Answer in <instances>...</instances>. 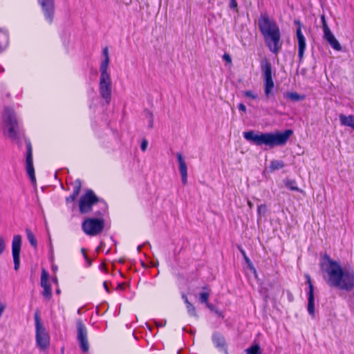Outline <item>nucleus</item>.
Segmentation results:
<instances>
[{"mask_svg": "<svg viewBox=\"0 0 354 354\" xmlns=\"http://www.w3.org/2000/svg\"><path fill=\"white\" fill-rule=\"evenodd\" d=\"M236 6H237V3L236 2V0H231L230 7L232 8H236Z\"/></svg>", "mask_w": 354, "mask_h": 354, "instance_id": "obj_42", "label": "nucleus"}, {"mask_svg": "<svg viewBox=\"0 0 354 354\" xmlns=\"http://www.w3.org/2000/svg\"><path fill=\"white\" fill-rule=\"evenodd\" d=\"M35 324H36V329L37 328L38 326H42V325L41 324L40 321H39V315L37 314L35 315Z\"/></svg>", "mask_w": 354, "mask_h": 354, "instance_id": "obj_38", "label": "nucleus"}, {"mask_svg": "<svg viewBox=\"0 0 354 354\" xmlns=\"http://www.w3.org/2000/svg\"><path fill=\"white\" fill-rule=\"evenodd\" d=\"M205 305H206L207 308H209L210 310H212L213 312L216 309V308L212 304H209V302L207 303Z\"/></svg>", "mask_w": 354, "mask_h": 354, "instance_id": "obj_40", "label": "nucleus"}, {"mask_svg": "<svg viewBox=\"0 0 354 354\" xmlns=\"http://www.w3.org/2000/svg\"><path fill=\"white\" fill-rule=\"evenodd\" d=\"M21 246V237L20 235H15L12 241V253L15 264V270H17L20 266V251Z\"/></svg>", "mask_w": 354, "mask_h": 354, "instance_id": "obj_10", "label": "nucleus"}, {"mask_svg": "<svg viewBox=\"0 0 354 354\" xmlns=\"http://www.w3.org/2000/svg\"><path fill=\"white\" fill-rule=\"evenodd\" d=\"M292 133L293 131L290 129H287L283 132L259 133L250 131L244 132L243 136L247 140L251 141L257 145H266L269 148H273L276 146H284Z\"/></svg>", "mask_w": 354, "mask_h": 354, "instance_id": "obj_2", "label": "nucleus"}, {"mask_svg": "<svg viewBox=\"0 0 354 354\" xmlns=\"http://www.w3.org/2000/svg\"><path fill=\"white\" fill-rule=\"evenodd\" d=\"M177 160L178 162L179 171L181 176V180L183 185H186L187 183V167L186 162L180 153L176 154Z\"/></svg>", "mask_w": 354, "mask_h": 354, "instance_id": "obj_16", "label": "nucleus"}, {"mask_svg": "<svg viewBox=\"0 0 354 354\" xmlns=\"http://www.w3.org/2000/svg\"><path fill=\"white\" fill-rule=\"evenodd\" d=\"M158 262L154 263H151V266H153V267H156V266H158Z\"/></svg>", "mask_w": 354, "mask_h": 354, "instance_id": "obj_48", "label": "nucleus"}, {"mask_svg": "<svg viewBox=\"0 0 354 354\" xmlns=\"http://www.w3.org/2000/svg\"><path fill=\"white\" fill-rule=\"evenodd\" d=\"M213 342L215 344L216 346L221 348V350H223L225 353H227V351L225 348V343L223 337L218 335V334H214L213 335Z\"/></svg>", "mask_w": 354, "mask_h": 354, "instance_id": "obj_22", "label": "nucleus"}, {"mask_svg": "<svg viewBox=\"0 0 354 354\" xmlns=\"http://www.w3.org/2000/svg\"><path fill=\"white\" fill-rule=\"evenodd\" d=\"M48 277L49 274L48 272L45 269H42L41 276V286L44 289L42 295L47 300L50 299L52 297L51 286L48 281Z\"/></svg>", "mask_w": 354, "mask_h": 354, "instance_id": "obj_14", "label": "nucleus"}, {"mask_svg": "<svg viewBox=\"0 0 354 354\" xmlns=\"http://www.w3.org/2000/svg\"><path fill=\"white\" fill-rule=\"evenodd\" d=\"M258 24L269 49L274 53H277L281 46L278 26L267 15H261Z\"/></svg>", "mask_w": 354, "mask_h": 354, "instance_id": "obj_3", "label": "nucleus"}, {"mask_svg": "<svg viewBox=\"0 0 354 354\" xmlns=\"http://www.w3.org/2000/svg\"><path fill=\"white\" fill-rule=\"evenodd\" d=\"M156 325L158 326V327H162V326H164L166 324V321L165 320L164 323H161V322H156Z\"/></svg>", "mask_w": 354, "mask_h": 354, "instance_id": "obj_43", "label": "nucleus"}, {"mask_svg": "<svg viewBox=\"0 0 354 354\" xmlns=\"http://www.w3.org/2000/svg\"><path fill=\"white\" fill-rule=\"evenodd\" d=\"M3 131L6 136L12 140H17L19 133V122L13 109L6 107L2 115Z\"/></svg>", "mask_w": 354, "mask_h": 354, "instance_id": "obj_5", "label": "nucleus"}, {"mask_svg": "<svg viewBox=\"0 0 354 354\" xmlns=\"http://www.w3.org/2000/svg\"><path fill=\"white\" fill-rule=\"evenodd\" d=\"M53 270H57V267L53 266Z\"/></svg>", "mask_w": 354, "mask_h": 354, "instance_id": "obj_50", "label": "nucleus"}, {"mask_svg": "<svg viewBox=\"0 0 354 354\" xmlns=\"http://www.w3.org/2000/svg\"><path fill=\"white\" fill-rule=\"evenodd\" d=\"M53 281H54V282H55V283H57V279H56V278H55V279H53Z\"/></svg>", "mask_w": 354, "mask_h": 354, "instance_id": "obj_51", "label": "nucleus"}, {"mask_svg": "<svg viewBox=\"0 0 354 354\" xmlns=\"http://www.w3.org/2000/svg\"><path fill=\"white\" fill-rule=\"evenodd\" d=\"M261 68L263 77L265 95L267 98H269L274 86L272 77L271 64L268 60L264 59L261 62Z\"/></svg>", "mask_w": 354, "mask_h": 354, "instance_id": "obj_7", "label": "nucleus"}, {"mask_svg": "<svg viewBox=\"0 0 354 354\" xmlns=\"http://www.w3.org/2000/svg\"><path fill=\"white\" fill-rule=\"evenodd\" d=\"M104 288L106 289V290L107 292H109V288H108V286H107V283H106V282H104Z\"/></svg>", "mask_w": 354, "mask_h": 354, "instance_id": "obj_46", "label": "nucleus"}, {"mask_svg": "<svg viewBox=\"0 0 354 354\" xmlns=\"http://www.w3.org/2000/svg\"><path fill=\"white\" fill-rule=\"evenodd\" d=\"M6 248V240L2 236H0V255H1L3 252L5 251Z\"/></svg>", "mask_w": 354, "mask_h": 354, "instance_id": "obj_32", "label": "nucleus"}, {"mask_svg": "<svg viewBox=\"0 0 354 354\" xmlns=\"http://www.w3.org/2000/svg\"><path fill=\"white\" fill-rule=\"evenodd\" d=\"M26 232L27 238H28L30 243L33 247H35V248L37 247V239L35 237V236L32 234V232L30 230H28V229H26Z\"/></svg>", "mask_w": 354, "mask_h": 354, "instance_id": "obj_29", "label": "nucleus"}, {"mask_svg": "<svg viewBox=\"0 0 354 354\" xmlns=\"http://www.w3.org/2000/svg\"><path fill=\"white\" fill-rule=\"evenodd\" d=\"M182 297L187 305L188 313L192 316L197 317L198 315L196 313L195 307L194 305L189 301L187 297L185 295H183Z\"/></svg>", "mask_w": 354, "mask_h": 354, "instance_id": "obj_26", "label": "nucleus"}, {"mask_svg": "<svg viewBox=\"0 0 354 354\" xmlns=\"http://www.w3.org/2000/svg\"><path fill=\"white\" fill-rule=\"evenodd\" d=\"M285 185L289 188L290 190L292 191H297L299 192H303V190L300 189L296 185V182L293 180H287L285 182Z\"/></svg>", "mask_w": 354, "mask_h": 354, "instance_id": "obj_27", "label": "nucleus"}, {"mask_svg": "<svg viewBox=\"0 0 354 354\" xmlns=\"http://www.w3.org/2000/svg\"><path fill=\"white\" fill-rule=\"evenodd\" d=\"M26 171L30 180L33 185L36 183V178L35 175V169L33 167L32 156V147L30 144L27 147V156L26 160Z\"/></svg>", "mask_w": 354, "mask_h": 354, "instance_id": "obj_13", "label": "nucleus"}, {"mask_svg": "<svg viewBox=\"0 0 354 354\" xmlns=\"http://www.w3.org/2000/svg\"><path fill=\"white\" fill-rule=\"evenodd\" d=\"M98 202V198L94 192L88 189L83 195L81 196L79 200V209L82 214H86L92 210L93 205Z\"/></svg>", "mask_w": 354, "mask_h": 354, "instance_id": "obj_8", "label": "nucleus"}, {"mask_svg": "<svg viewBox=\"0 0 354 354\" xmlns=\"http://www.w3.org/2000/svg\"><path fill=\"white\" fill-rule=\"evenodd\" d=\"M8 45V32L2 29H0V53L6 48Z\"/></svg>", "mask_w": 354, "mask_h": 354, "instance_id": "obj_20", "label": "nucleus"}, {"mask_svg": "<svg viewBox=\"0 0 354 354\" xmlns=\"http://www.w3.org/2000/svg\"><path fill=\"white\" fill-rule=\"evenodd\" d=\"M216 315H217L218 317H222L223 318L224 317V315H223V313L220 311L219 310H218L217 308H216L214 311Z\"/></svg>", "mask_w": 354, "mask_h": 354, "instance_id": "obj_39", "label": "nucleus"}, {"mask_svg": "<svg viewBox=\"0 0 354 354\" xmlns=\"http://www.w3.org/2000/svg\"><path fill=\"white\" fill-rule=\"evenodd\" d=\"M339 118H340L342 124L346 125V126H349L351 127H354V119L351 115L346 116L344 115H340Z\"/></svg>", "mask_w": 354, "mask_h": 354, "instance_id": "obj_25", "label": "nucleus"}, {"mask_svg": "<svg viewBox=\"0 0 354 354\" xmlns=\"http://www.w3.org/2000/svg\"><path fill=\"white\" fill-rule=\"evenodd\" d=\"M74 188L73 191V194L67 197L66 201V203L73 202L75 201L76 198L80 194V189H81V182L80 180H76L74 183Z\"/></svg>", "mask_w": 354, "mask_h": 354, "instance_id": "obj_19", "label": "nucleus"}, {"mask_svg": "<svg viewBox=\"0 0 354 354\" xmlns=\"http://www.w3.org/2000/svg\"><path fill=\"white\" fill-rule=\"evenodd\" d=\"M322 26L324 32V39L330 45V46L335 50L339 51L342 46L335 35L330 31L328 26L327 25L324 15H322Z\"/></svg>", "mask_w": 354, "mask_h": 354, "instance_id": "obj_9", "label": "nucleus"}, {"mask_svg": "<svg viewBox=\"0 0 354 354\" xmlns=\"http://www.w3.org/2000/svg\"><path fill=\"white\" fill-rule=\"evenodd\" d=\"M36 340L37 346L45 349L49 346V336L43 326H39L36 329Z\"/></svg>", "mask_w": 354, "mask_h": 354, "instance_id": "obj_12", "label": "nucleus"}, {"mask_svg": "<svg viewBox=\"0 0 354 354\" xmlns=\"http://www.w3.org/2000/svg\"><path fill=\"white\" fill-rule=\"evenodd\" d=\"M102 59L100 64V81L99 92L102 98H103L108 104L111 100L112 81L111 73L109 71L110 64V57L109 48L104 47L102 50Z\"/></svg>", "mask_w": 354, "mask_h": 354, "instance_id": "obj_4", "label": "nucleus"}, {"mask_svg": "<svg viewBox=\"0 0 354 354\" xmlns=\"http://www.w3.org/2000/svg\"><path fill=\"white\" fill-rule=\"evenodd\" d=\"M104 227V221L102 218H88L82 223L84 232L89 236H96L102 232Z\"/></svg>", "mask_w": 354, "mask_h": 354, "instance_id": "obj_6", "label": "nucleus"}, {"mask_svg": "<svg viewBox=\"0 0 354 354\" xmlns=\"http://www.w3.org/2000/svg\"><path fill=\"white\" fill-rule=\"evenodd\" d=\"M248 205L249 206V207L250 209H252L253 207V204L252 203V202L250 201H248Z\"/></svg>", "mask_w": 354, "mask_h": 354, "instance_id": "obj_45", "label": "nucleus"}, {"mask_svg": "<svg viewBox=\"0 0 354 354\" xmlns=\"http://www.w3.org/2000/svg\"><path fill=\"white\" fill-rule=\"evenodd\" d=\"M308 283L309 286L308 298V312L314 316L315 315V299L313 292V286L311 283L310 278L308 275L306 276Z\"/></svg>", "mask_w": 354, "mask_h": 354, "instance_id": "obj_17", "label": "nucleus"}, {"mask_svg": "<svg viewBox=\"0 0 354 354\" xmlns=\"http://www.w3.org/2000/svg\"><path fill=\"white\" fill-rule=\"evenodd\" d=\"M285 97L293 102L303 100L305 98L304 95H299L296 92H289L286 93Z\"/></svg>", "mask_w": 354, "mask_h": 354, "instance_id": "obj_24", "label": "nucleus"}, {"mask_svg": "<svg viewBox=\"0 0 354 354\" xmlns=\"http://www.w3.org/2000/svg\"><path fill=\"white\" fill-rule=\"evenodd\" d=\"M260 350V346L255 344L245 350L248 354H258Z\"/></svg>", "mask_w": 354, "mask_h": 354, "instance_id": "obj_31", "label": "nucleus"}, {"mask_svg": "<svg viewBox=\"0 0 354 354\" xmlns=\"http://www.w3.org/2000/svg\"><path fill=\"white\" fill-rule=\"evenodd\" d=\"M142 245H138V248H137V250L138 252L140 251L141 248H142Z\"/></svg>", "mask_w": 354, "mask_h": 354, "instance_id": "obj_47", "label": "nucleus"}, {"mask_svg": "<svg viewBox=\"0 0 354 354\" xmlns=\"http://www.w3.org/2000/svg\"><path fill=\"white\" fill-rule=\"evenodd\" d=\"M323 277L326 283L333 288L350 291L354 286L353 272L329 257H325L321 264Z\"/></svg>", "mask_w": 354, "mask_h": 354, "instance_id": "obj_1", "label": "nucleus"}, {"mask_svg": "<svg viewBox=\"0 0 354 354\" xmlns=\"http://www.w3.org/2000/svg\"><path fill=\"white\" fill-rule=\"evenodd\" d=\"M41 6L45 17L50 22L52 21L54 12V0H38Z\"/></svg>", "mask_w": 354, "mask_h": 354, "instance_id": "obj_15", "label": "nucleus"}, {"mask_svg": "<svg viewBox=\"0 0 354 354\" xmlns=\"http://www.w3.org/2000/svg\"><path fill=\"white\" fill-rule=\"evenodd\" d=\"M6 308V304L4 302L0 301V317L2 316Z\"/></svg>", "mask_w": 354, "mask_h": 354, "instance_id": "obj_37", "label": "nucleus"}, {"mask_svg": "<svg viewBox=\"0 0 354 354\" xmlns=\"http://www.w3.org/2000/svg\"><path fill=\"white\" fill-rule=\"evenodd\" d=\"M239 109L243 112H245L246 107L243 104H239Z\"/></svg>", "mask_w": 354, "mask_h": 354, "instance_id": "obj_41", "label": "nucleus"}, {"mask_svg": "<svg viewBox=\"0 0 354 354\" xmlns=\"http://www.w3.org/2000/svg\"><path fill=\"white\" fill-rule=\"evenodd\" d=\"M148 147V141L146 139H143L141 142L140 148L141 150L144 152L147 150Z\"/></svg>", "mask_w": 354, "mask_h": 354, "instance_id": "obj_35", "label": "nucleus"}, {"mask_svg": "<svg viewBox=\"0 0 354 354\" xmlns=\"http://www.w3.org/2000/svg\"><path fill=\"white\" fill-rule=\"evenodd\" d=\"M203 291L199 293L198 298L201 303L207 304L208 303L209 297L210 295V290L206 286L202 288Z\"/></svg>", "mask_w": 354, "mask_h": 354, "instance_id": "obj_23", "label": "nucleus"}, {"mask_svg": "<svg viewBox=\"0 0 354 354\" xmlns=\"http://www.w3.org/2000/svg\"><path fill=\"white\" fill-rule=\"evenodd\" d=\"M266 212V206L261 205L258 207V214L261 216H264Z\"/></svg>", "mask_w": 354, "mask_h": 354, "instance_id": "obj_34", "label": "nucleus"}, {"mask_svg": "<svg viewBox=\"0 0 354 354\" xmlns=\"http://www.w3.org/2000/svg\"><path fill=\"white\" fill-rule=\"evenodd\" d=\"M77 339L79 340L80 347L82 351L87 352L88 351L89 346L87 340L86 328L81 321L77 322Z\"/></svg>", "mask_w": 354, "mask_h": 354, "instance_id": "obj_11", "label": "nucleus"}, {"mask_svg": "<svg viewBox=\"0 0 354 354\" xmlns=\"http://www.w3.org/2000/svg\"><path fill=\"white\" fill-rule=\"evenodd\" d=\"M286 166V164L283 161L279 160H272L270 162V166L268 167V171L270 172H273L275 170H279L283 169Z\"/></svg>", "mask_w": 354, "mask_h": 354, "instance_id": "obj_21", "label": "nucleus"}, {"mask_svg": "<svg viewBox=\"0 0 354 354\" xmlns=\"http://www.w3.org/2000/svg\"><path fill=\"white\" fill-rule=\"evenodd\" d=\"M243 94L245 97H250L253 100H255L257 98V95L251 91H243Z\"/></svg>", "mask_w": 354, "mask_h": 354, "instance_id": "obj_33", "label": "nucleus"}, {"mask_svg": "<svg viewBox=\"0 0 354 354\" xmlns=\"http://www.w3.org/2000/svg\"><path fill=\"white\" fill-rule=\"evenodd\" d=\"M297 39L298 41V57L299 61L303 59L304 51L306 49V39L304 35L301 32V27L299 26L297 30Z\"/></svg>", "mask_w": 354, "mask_h": 354, "instance_id": "obj_18", "label": "nucleus"}, {"mask_svg": "<svg viewBox=\"0 0 354 354\" xmlns=\"http://www.w3.org/2000/svg\"><path fill=\"white\" fill-rule=\"evenodd\" d=\"M239 250H240L241 253L242 254V255H243V258H244V259H245V263H247V265H248V268H249L252 271H253V272H254V273H255V274H256V270H255V268H254V266H253L252 263V262H251V261L250 260V259L247 257V255H246V254H245V251H244L242 248H239Z\"/></svg>", "mask_w": 354, "mask_h": 354, "instance_id": "obj_28", "label": "nucleus"}, {"mask_svg": "<svg viewBox=\"0 0 354 354\" xmlns=\"http://www.w3.org/2000/svg\"><path fill=\"white\" fill-rule=\"evenodd\" d=\"M223 59L225 62H226L227 64H231L232 63V59L229 54L225 53L223 56Z\"/></svg>", "mask_w": 354, "mask_h": 354, "instance_id": "obj_36", "label": "nucleus"}, {"mask_svg": "<svg viewBox=\"0 0 354 354\" xmlns=\"http://www.w3.org/2000/svg\"><path fill=\"white\" fill-rule=\"evenodd\" d=\"M146 118L147 120V127L151 129L153 127V116L152 113L147 111L146 113Z\"/></svg>", "mask_w": 354, "mask_h": 354, "instance_id": "obj_30", "label": "nucleus"}, {"mask_svg": "<svg viewBox=\"0 0 354 354\" xmlns=\"http://www.w3.org/2000/svg\"><path fill=\"white\" fill-rule=\"evenodd\" d=\"M82 252H83L85 259H86V261H88V264L90 265L91 264V260L88 259V257H86V255L85 254L84 250L82 249Z\"/></svg>", "mask_w": 354, "mask_h": 354, "instance_id": "obj_44", "label": "nucleus"}, {"mask_svg": "<svg viewBox=\"0 0 354 354\" xmlns=\"http://www.w3.org/2000/svg\"><path fill=\"white\" fill-rule=\"evenodd\" d=\"M122 288V284L120 283L118 286V288Z\"/></svg>", "mask_w": 354, "mask_h": 354, "instance_id": "obj_49", "label": "nucleus"}]
</instances>
